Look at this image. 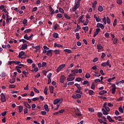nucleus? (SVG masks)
<instances>
[{
    "mask_svg": "<svg viewBox=\"0 0 124 124\" xmlns=\"http://www.w3.org/2000/svg\"><path fill=\"white\" fill-rule=\"evenodd\" d=\"M32 36H33V34H31V35L28 36V34L26 33L24 36V38L26 40H30V39H31Z\"/></svg>",
    "mask_w": 124,
    "mask_h": 124,
    "instance_id": "nucleus-1",
    "label": "nucleus"
},
{
    "mask_svg": "<svg viewBox=\"0 0 124 124\" xmlns=\"http://www.w3.org/2000/svg\"><path fill=\"white\" fill-rule=\"evenodd\" d=\"M64 67H65V64H62L60 66H59V67L57 68L56 69L57 72H59V71H61L62 68H64Z\"/></svg>",
    "mask_w": 124,
    "mask_h": 124,
    "instance_id": "nucleus-2",
    "label": "nucleus"
},
{
    "mask_svg": "<svg viewBox=\"0 0 124 124\" xmlns=\"http://www.w3.org/2000/svg\"><path fill=\"white\" fill-rule=\"evenodd\" d=\"M0 97H1V100L2 102H5V101H6L5 95L3 94V93H1Z\"/></svg>",
    "mask_w": 124,
    "mask_h": 124,
    "instance_id": "nucleus-3",
    "label": "nucleus"
},
{
    "mask_svg": "<svg viewBox=\"0 0 124 124\" xmlns=\"http://www.w3.org/2000/svg\"><path fill=\"white\" fill-rule=\"evenodd\" d=\"M49 9L51 12L50 15H54V14H55V10H54V9H53L51 6H49Z\"/></svg>",
    "mask_w": 124,
    "mask_h": 124,
    "instance_id": "nucleus-4",
    "label": "nucleus"
},
{
    "mask_svg": "<svg viewBox=\"0 0 124 124\" xmlns=\"http://www.w3.org/2000/svg\"><path fill=\"white\" fill-rule=\"evenodd\" d=\"M65 78H66L65 76H62L61 77L60 82V83H61V84L63 83L64 80H65Z\"/></svg>",
    "mask_w": 124,
    "mask_h": 124,
    "instance_id": "nucleus-5",
    "label": "nucleus"
},
{
    "mask_svg": "<svg viewBox=\"0 0 124 124\" xmlns=\"http://www.w3.org/2000/svg\"><path fill=\"white\" fill-rule=\"evenodd\" d=\"M52 49H50V50H48L47 51L46 55H47L48 57H51V56L53 55V53H52Z\"/></svg>",
    "mask_w": 124,
    "mask_h": 124,
    "instance_id": "nucleus-6",
    "label": "nucleus"
},
{
    "mask_svg": "<svg viewBox=\"0 0 124 124\" xmlns=\"http://www.w3.org/2000/svg\"><path fill=\"white\" fill-rule=\"evenodd\" d=\"M24 106L28 109H31V107L28 103V102H24Z\"/></svg>",
    "mask_w": 124,
    "mask_h": 124,
    "instance_id": "nucleus-7",
    "label": "nucleus"
},
{
    "mask_svg": "<svg viewBox=\"0 0 124 124\" xmlns=\"http://www.w3.org/2000/svg\"><path fill=\"white\" fill-rule=\"evenodd\" d=\"M28 48V45L27 44H24V45H22L21 49L22 50H26Z\"/></svg>",
    "mask_w": 124,
    "mask_h": 124,
    "instance_id": "nucleus-8",
    "label": "nucleus"
},
{
    "mask_svg": "<svg viewBox=\"0 0 124 124\" xmlns=\"http://www.w3.org/2000/svg\"><path fill=\"white\" fill-rule=\"evenodd\" d=\"M107 118L108 119V122H109V123H114V122H115V121L113 120V119H112L111 118V116L108 115L107 116Z\"/></svg>",
    "mask_w": 124,
    "mask_h": 124,
    "instance_id": "nucleus-9",
    "label": "nucleus"
},
{
    "mask_svg": "<svg viewBox=\"0 0 124 124\" xmlns=\"http://www.w3.org/2000/svg\"><path fill=\"white\" fill-rule=\"evenodd\" d=\"M60 102H61V99H55L53 101V104H54V105H56V104H58V103H59Z\"/></svg>",
    "mask_w": 124,
    "mask_h": 124,
    "instance_id": "nucleus-10",
    "label": "nucleus"
},
{
    "mask_svg": "<svg viewBox=\"0 0 124 124\" xmlns=\"http://www.w3.org/2000/svg\"><path fill=\"white\" fill-rule=\"evenodd\" d=\"M54 47H57L58 48H62V45L58 44H57V43H54Z\"/></svg>",
    "mask_w": 124,
    "mask_h": 124,
    "instance_id": "nucleus-11",
    "label": "nucleus"
},
{
    "mask_svg": "<svg viewBox=\"0 0 124 124\" xmlns=\"http://www.w3.org/2000/svg\"><path fill=\"white\" fill-rule=\"evenodd\" d=\"M107 91L105 90H102L101 92H99V94L100 95H103V94H105V93H107Z\"/></svg>",
    "mask_w": 124,
    "mask_h": 124,
    "instance_id": "nucleus-12",
    "label": "nucleus"
},
{
    "mask_svg": "<svg viewBox=\"0 0 124 124\" xmlns=\"http://www.w3.org/2000/svg\"><path fill=\"white\" fill-rule=\"evenodd\" d=\"M97 49H98V50H102V49H103V46L99 44L97 45Z\"/></svg>",
    "mask_w": 124,
    "mask_h": 124,
    "instance_id": "nucleus-13",
    "label": "nucleus"
},
{
    "mask_svg": "<svg viewBox=\"0 0 124 124\" xmlns=\"http://www.w3.org/2000/svg\"><path fill=\"white\" fill-rule=\"evenodd\" d=\"M54 53H55V55H58L61 54V50L59 49H55L54 51Z\"/></svg>",
    "mask_w": 124,
    "mask_h": 124,
    "instance_id": "nucleus-14",
    "label": "nucleus"
},
{
    "mask_svg": "<svg viewBox=\"0 0 124 124\" xmlns=\"http://www.w3.org/2000/svg\"><path fill=\"white\" fill-rule=\"evenodd\" d=\"M44 107V108L46 111V112L48 113V112H49V107H48V105L47 104L45 105Z\"/></svg>",
    "mask_w": 124,
    "mask_h": 124,
    "instance_id": "nucleus-15",
    "label": "nucleus"
},
{
    "mask_svg": "<svg viewBox=\"0 0 124 124\" xmlns=\"http://www.w3.org/2000/svg\"><path fill=\"white\" fill-rule=\"evenodd\" d=\"M16 80V78H13L12 79H10V83L11 84H13L15 83V80Z\"/></svg>",
    "mask_w": 124,
    "mask_h": 124,
    "instance_id": "nucleus-16",
    "label": "nucleus"
},
{
    "mask_svg": "<svg viewBox=\"0 0 124 124\" xmlns=\"http://www.w3.org/2000/svg\"><path fill=\"white\" fill-rule=\"evenodd\" d=\"M96 4H97V1H95L92 4V8H95L96 7Z\"/></svg>",
    "mask_w": 124,
    "mask_h": 124,
    "instance_id": "nucleus-17",
    "label": "nucleus"
},
{
    "mask_svg": "<svg viewBox=\"0 0 124 124\" xmlns=\"http://www.w3.org/2000/svg\"><path fill=\"white\" fill-rule=\"evenodd\" d=\"M98 10L99 12H102L103 11V7L102 6H99L98 7Z\"/></svg>",
    "mask_w": 124,
    "mask_h": 124,
    "instance_id": "nucleus-18",
    "label": "nucleus"
},
{
    "mask_svg": "<svg viewBox=\"0 0 124 124\" xmlns=\"http://www.w3.org/2000/svg\"><path fill=\"white\" fill-rule=\"evenodd\" d=\"M74 79H75V77H70L67 78V81H68V82H70L71 81H73Z\"/></svg>",
    "mask_w": 124,
    "mask_h": 124,
    "instance_id": "nucleus-19",
    "label": "nucleus"
},
{
    "mask_svg": "<svg viewBox=\"0 0 124 124\" xmlns=\"http://www.w3.org/2000/svg\"><path fill=\"white\" fill-rule=\"evenodd\" d=\"M49 88L50 93H54V87L53 86H49Z\"/></svg>",
    "mask_w": 124,
    "mask_h": 124,
    "instance_id": "nucleus-20",
    "label": "nucleus"
},
{
    "mask_svg": "<svg viewBox=\"0 0 124 124\" xmlns=\"http://www.w3.org/2000/svg\"><path fill=\"white\" fill-rule=\"evenodd\" d=\"M79 30H81V27H80V25L77 24V28L75 30V32H77V31H79Z\"/></svg>",
    "mask_w": 124,
    "mask_h": 124,
    "instance_id": "nucleus-21",
    "label": "nucleus"
},
{
    "mask_svg": "<svg viewBox=\"0 0 124 124\" xmlns=\"http://www.w3.org/2000/svg\"><path fill=\"white\" fill-rule=\"evenodd\" d=\"M53 37H54V38H59V34H58V33H54Z\"/></svg>",
    "mask_w": 124,
    "mask_h": 124,
    "instance_id": "nucleus-22",
    "label": "nucleus"
},
{
    "mask_svg": "<svg viewBox=\"0 0 124 124\" xmlns=\"http://www.w3.org/2000/svg\"><path fill=\"white\" fill-rule=\"evenodd\" d=\"M102 111L103 113V115H108V114H109L104 108H102Z\"/></svg>",
    "mask_w": 124,
    "mask_h": 124,
    "instance_id": "nucleus-23",
    "label": "nucleus"
},
{
    "mask_svg": "<svg viewBox=\"0 0 124 124\" xmlns=\"http://www.w3.org/2000/svg\"><path fill=\"white\" fill-rule=\"evenodd\" d=\"M88 93H89V95H93V93H94V92H93V91L92 90H90L89 91Z\"/></svg>",
    "mask_w": 124,
    "mask_h": 124,
    "instance_id": "nucleus-24",
    "label": "nucleus"
},
{
    "mask_svg": "<svg viewBox=\"0 0 124 124\" xmlns=\"http://www.w3.org/2000/svg\"><path fill=\"white\" fill-rule=\"evenodd\" d=\"M31 29H26V30H25V31H24V32L25 33H29V32H31Z\"/></svg>",
    "mask_w": 124,
    "mask_h": 124,
    "instance_id": "nucleus-25",
    "label": "nucleus"
},
{
    "mask_svg": "<svg viewBox=\"0 0 124 124\" xmlns=\"http://www.w3.org/2000/svg\"><path fill=\"white\" fill-rule=\"evenodd\" d=\"M64 16L66 19H67L68 20H69V19H71V17L69 16H68L66 14L64 13Z\"/></svg>",
    "mask_w": 124,
    "mask_h": 124,
    "instance_id": "nucleus-26",
    "label": "nucleus"
},
{
    "mask_svg": "<svg viewBox=\"0 0 124 124\" xmlns=\"http://www.w3.org/2000/svg\"><path fill=\"white\" fill-rule=\"evenodd\" d=\"M88 24H89V19H86L85 23H83V26H88Z\"/></svg>",
    "mask_w": 124,
    "mask_h": 124,
    "instance_id": "nucleus-27",
    "label": "nucleus"
},
{
    "mask_svg": "<svg viewBox=\"0 0 124 124\" xmlns=\"http://www.w3.org/2000/svg\"><path fill=\"white\" fill-rule=\"evenodd\" d=\"M18 110L19 111V113H22V112H23V107L22 106H20L18 107Z\"/></svg>",
    "mask_w": 124,
    "mask_h": 124,
    "instance_id": "nucleus-28",
    "label": "nucleus"
},
{
    "mask_svg": "<svg viewBox=\"0 0 124 124\" xmlns=\"http://www.w3.org/2000/svg\"><path fill=\"white\" fill-rule=\"evenodd\" d=\"M82 30H84V31H89V27L88 26L83 27Z\"/></svg>",
    "mask_w": 124,
    "mask_h": 124,
    "instance_id": "nucleus-29",
    "label": "nucleus"
},
{
    "mask_svg": "<svg viewBox=\"0 0 124 124\" xmlns=\"http://www.w3.org/2000/svg\"><path fill=\"white\" fill-rule=\"evenodd\" d=\"M22 73H23V74H24V76H25V77H28V75L29 74V72H26V71H23V72H22Z\"/></svg>",
    "mask_w": 124,
    "mask_h": 124,
    "instance_id": "nucleus-30",
    "label": "nucleus"
},
{
    "mask_svg": "<svg viewBox=\"0 0 124 124\" xmlns=\"http://www.w3.org/2000/svg\"><path fill=\"white\" fill-rule=\"evenodd\" d=\"M47 92H48V89H47V87H46L45 88L44 90V93L45 94H46V95H47Z\"/></svg>",
    "mask_w": 124,
    "mask_h": 124,
    "instance_id": "nucleus-31",
    "label": "nucleus"
},
{
    "mask_svg": "<svg viewBox=\"0 0 124 124\" xmlns=\"http://www.w3.org/2000/svg\"><path fill=\"white\" fill-rule=\"evenodd\" d=\"M101 82V80L99 78L95 79L94 80V83H95L96 84L97 83H100Z\"/></svg>",
    "mask_w": 124,
    "mask_h": 124,
    "instance_id": "nucleus-32",
    "label": "nucleus"
},
{
    "mask_svg": "<svg viewBox=\"0 0 124 124\" xmlns=\"http://www.w3.org/2000/svg\"><path fill=\"white\" fill-rule=\"evenodd\" d=\"M14 88H16V85H14L13 84H10L9 86V89H14Z\"/></svg>",
    "mask_w": 124,
    "mask_h": 124,
    "instance_id": "nucleus-33",
    "label": "nucleus"
},
{
    "mask_svg": "<svg viewBox=\"0 0 124 124\" xmlns=\"http://www.w3.org/2000/svg\"><path fill=\"white\" fill-rule=\"evenodd\" d=\"M75 6L78 8V7H80V2L77 1V3H76Z\"/></svg>",
    "mask_w": 124,
    "mask_h": 124,
    "instance_id": "nucleus-34",
    "label": "nucleus"
},
{
    "mask_svg": "<svg viewBox=\"0 0 124 124\" xmlns=\"http://www.w3.org/2000/svg\"><path fill=\"white\" fill-rule=\"evenodd\" d=\"M76 93H80V94H83V92L79 90V89H77V90L76 91Z\"/></svg>",
    "mask_w": 124,
    "mask_h": 124,
    "instance_id": "nucleus-35",
    "label": "nucleus"
},
{
    "mask_svg": "<svg viewBox=\"0 0 124 124\" xmlns=\"http://www.w3.org/2000/svg\"><path fill=\"white\" fill-rule=\"evenodd\" d=\"M64 52H65V53H68V54H71V50L69 49H64Z\"/></svg>",
    "mask_w": 124,
    "mask_h": 124,
    "instance_id": "nucleus-36",
    "label": "nucleus"
},
{
    "mask_svg": "<svg viewBox=\"0 0 124 124\" xmlns=\"http://www.w3.org/2000/svg\"><path fill=\"white\" fill-rule=\"evenodd\" d=\"M0 77H1V78H4V77H5L6 76V74L4 72H2L1 73V74L0 75Z\"/></svg>",
    "mask_w": 124,
    "mask_h": 124,
    "instance_id": "nucleus-37",
    "label": "nucleus"
},
{
    "mask_svg": "<svg viewBox=\"0 0 124 124\" xmlns=\"http://www.w3.org/2000/svg\"><path fill=\"white\" fill-rule=\"evenodd\" d=\"M27 62L28 63H32V60H31V59H28L27 60Z\"/></svg>",
    "mask_w": 124,
    "mask_h": 124,
    "instance_id": "nucleus-38",
    "label": "nucleus"
},
{
    "mask_svg": "<svg viewBox=\"0 0 124 124\" xmlns=\"http://www.w3.org/2000/svg\"><path fill=\"white\" fill-rule=\"evenodd\" d=\"M71 73H78V69H74L73 70H71Z\"/></svg>",
    "mask_w": 124,
    "mask_h": 124,
    "instance_id": "nucleus-39",
    "label": "nucleus"
},
{
    "mask_svg": "<svg viewBox=\"0 0 124 124\" xmlns=\"http://www.w3.org/2000/svg\"><path fill=\"white\" fill-rule=\"evenodd\" d=\"M119 111L120 112V113H124V109H123L122 107L119 108Z\"/></svg>",
    "mask_w": 124,
    "mask_h": 124,
    "instance_id": "nucleus-40",
    "label": "nucleus"
},
{
    "mask_svg": "<svg viewBox=\"0 0 124 124\" xmlns=\"http://www.w3.org/2000/svg\"><path fill=\"white\" fill-rule=\"evenodd\" d=\"M59 10L60 13H64V11L63 10V9L62 8H59Z\"/></svg>",
    "mask_w": 124,
    "mask_h": 124,
    "instance_id": "nucleus-41",
    "label": "nucleus"
},
{
    "mask_svg": "<svg viewBox=\"0 0 124 124\" xmlns=\"http://www.w3.org/2000/svg\"><path fill=\"white\" fill-rule=\"evenodd\" d=\"M103 115V114L101 112H98V113H97V116H98V118H101V117H102Z\"/></svg>",
    "mask_w": 124,
    "mask_h": 124,
    "instance_id": "nucleus-42",
    "label": "nucleus"
},
{
    "mask_svg": "<svg viewBox=\"0 0 124 124\" xmlns=\"http://www.w3.org/2000/svg\"><path fill=\"white\" fill-rule=\"evenodd\" d=\"M32 101H37V100H39V97H35L32 99Z\"/></svg>",
    "mask_w": 124,
    "mask_h": 124,
    "instance_id": "nucleus-43",
    "label": "nucleus"
},
{
    "mask_svg": "<svg viewBox=\"0 0 124 124\" xmlns=\"http://www.w3.org/2000/svg\"><path fill=\"white\" fill-rule=\"evenodd\" d=\"M76 81H77V82H81V81H82V78H77L76 79Z\"/></svg>",
    "mask_w": 124,
    "mask_h": 124,
    "instance_id": "nucleus-44",
    "label": "nucleus"
},
{
    "mask_svg": "<svg viewBox=\"0 0 124 124\" xmlns=\"http://www.w3.org/2000/svg\"><path fill=\"white\" fill-rule=\"evenodd\" d=\"M33 90L35 93H39V90H38L37 89H36L35 87H33Z\"/></svg>",
    "mask_w": 124,
    "mask_h": 124,
    "instance_id": "nucleus-45",
    "label": "nucleus"
},
{
    "mask_svg": "<svg viewBox=\"0 0 124 124\" xmlns=\"http://www.w3.org/2000/svg\"><path fill=\"white\" fill-rule=\"evenodd\" d=\"M105 37H106V38H108L109 36H110V34H109V33L108 32H106L105 34Z\"/></svg>",
    "mask_w": 124,
    "mask_h": 124,
    "instance_id": "nucleus-46",
    "label": "nucleus"
},
{
    "mask_svg": "<svg viewBox=\"0 0 124 124\" xmlns=\"http://www.w3.org/2000/svg\"><path fill=\"white\" fill-rule=\"evenodd\" d=\"M77 9H78V8L77 7H76L75 6H74L72 9V12H74L76 11V10Z\"/></svg>",
    "mask_w": 124,
    "mask_h": 124,
    "instance_id": "nucleus-47",
    "label": "nucleus"
},
{
    "mask_svg": "<svg viewBox=\"0 0 124 124\" xmlns=\"http://www.w3.org/2000/svg\"><path fill=\"white\" fill-rule=\"evenodd\" d=\"M80 34H79V33H76V38H77V39H80Z\"/></svg>",
    "mask_w": 124,
    "mask_h": 124,
    "instance_id": "nucleus-48",
    "label": "nucleus"
},
{
    "mask_svg": "<svg viewBox=\"0 0 124 124\" xmlns=\"http://www.w3.org/2000/svg\"><path fill=\"white\" fill-rule=\"evenodd\" d=\"M91 77V75H90V74L87 73L85 75V78L87 79H89Z\"/></svg>",
    "mask_w": 124,
    "mask_h": 124,
    "instance_id": "nucleus-49",
    "label": "nucleus"
},
{
    "mask_svg": "<svg viewBox=\"0 0 124 124\" xmlns=\"http://www.w3.org/2000/svg\"><path fill=\"white\" fill-rule=\"evenodd\" d=\"M107 23L108 24H110V23H111V20H110V18L108 17H107Z\"/></svg>",
    "mask_w": 124,
    "mask_h": 124,
    "instance_id": "nucleus-50",
    "label": "nucleus"
},
{
    "mask_svg": "<svg viewBox=\"0 0 124 124\" xmlns=\"http://www.w3.org/2000/svg\"><path fill=\"white\" fill-rule=\"evenodd\" d=\"M116 25H117V19H115L114 20V22L113 23V27H115V26H116Z\"/></svg>",
    "mask_w": 124,
    "mask_h": 124,
    "instance_id": "nucleus-51",
    "label": "nucleus"
},
{
    "mask_svg": "<svg viewBox=\"0 0 124 124\" xmlns=\"http://www.w3.org/2000/svg\"><path fill=\"white\" fill-rule=\"evenodd\" d=\"M94 76H95V77H100V74H98L96 72H95L94 75H93Z\"/></svg>",
    "mask_w": 124,
    "mask_h": 124,
    "instance_id": "nucleus-52",
    "label": "nucleus"
},
{
    "mask_svg": "<svg viewBox=\"0 0 124 124\" xmlns=\"http://www.w3.org/2000/svg\"><path fill=\"white\" fill-rule=\"evenodd\" d=\"M76 96H77V99L81 98V97H82V95L80 94H77Z\"/></svg>",
    "mask_w": 124,
    "mask_h": 124,
    "instance_id": "nucleus-53",
    "label": "nucleus"
},
{
    "mask_svg": "<svg viewBox=\"0 0 124 124\" xmlns=\"http://www.w3.org/2000/svg\"><path fill=\"white\" fill-rule=\"evenodd\" d=\"M31 107L32 110H34V108L36 107V105H35V104H33L31 105Z\"/></svg>",
    "mask_w": 124,
    "mask_h": 124,
    "instance_id": "nucleus-54",
    "label": "nucleus"
},
{
    "mask_svg": "<svg viewBox=\"0 0 124 124\" xmlns=\"http://www.w3.org/2000/svg\"><path fill=\"white\" fill-rule=\"evenodd\" d=\"M51 76H52V73H50L49 74H48V75H47V78H48V79H51Z\"/></svg>",
    "mask_w": 124,
    "mask_h": 124,
    "instance_id": "nucleus-55",
    "label": "nucleus"
},
{
    "mask_svg": "<svg viewBox=\"0 0 124 124\" xmlns=\"http://www.w3.org/2000/svg\"><path fill=\"white\" fill-rule=\"evenodd\" d=\"M105 110L107 111V112H110V108L108 107H106V108H104Z\"/></svg>",
    "mask_w": 124,
    "mask_h": 124,
    "instance_id": "nucleus-56",
    "label": "nucleus"
},
{
    "mask_svg": "<svg viewBox=\"0 0 124 124\" xmlns=\"http://www.w3.org/2000/svg\"><path fill=\"white\" fill-rule=\"evenodd\" d=\"M74 81H72V82H68L67 85L68 86H72V85H74Z\"/></svg>",
    "mask_w": 124,
    "mask_h": 124,
    "instance_id": "nucleus-57",
    "label": "nucleus"
},
{
    "mask_svg": "<svg viewBox=\"0 0 124 124\" xmlns=\"http://www.w3.org/2000/svg\"><path fill=\"white\" fill-rule=\"evenodd\" d=\"M74 85H75L76 87H77V88H78V89L81 87V86H80V84H78V83L75 84Z\"/></svg>",
    "mask_w": 124,
    "mask_h": 124,
    "instance_id": "nucleus-58",
    "label": "nucleus"
},
{
    "mask_svg": "<svg viewBox=\"0 0 124 124\" xmlns=\"http://www.w3.org/2000/svg\"><path fill=\"white\" fill-rule=\"evenodd\" d=\"M113 43L114 44H117V43H118V39L117 38H114V40H113Z\"/></svg>",
    "mask_w": 124,
    "mask_h": 124,
    "instance_id": "nucleus-59",
    "label": "nucleus"
},
{
    "mask_svg": "<svg viewBox=\"0 0 124 124\" xmlns=\"http://www.w3.org/2000/svg\"><path fill=\"white\" fill-rule=\"evenodd\" d=\"M19 56H24V55H25V52H24V51H21L19 53Z\"/></svg>",
    "mask_w": 124,
    "mask_h": 124,
    "instance_id": "nucleus-60",
    "label": "nucleus"
},
{
    "mask_svg": "<svg viewBox=\"0 0 124 124\" xmlns=\"http://www.w3.org/2000/svg\"><path fill=\"white\" fill-rule=\"evenodd\" d=\"M59 27V24H56L55 25H54V26L53 27V28L55 29V30H57V29H58V27Z\"/></svg>",
    "mask_w": 124,
    "mask_h": 124,
    "instance_id": "nucleus-61",
    "label": "nucleus"
},
{
    "mask_svg": "<svg viewBox=\"0 0 124 124\" xmlns=\"http://www.w3.org/2000/svg\"><path fill=\"white\" fill-rule=\"evenodd\" d=\"M56 17H58V18H62V16L61 15V14H58L56 15Z\"/></svg>",
    "mask_w": 124,
    "mask_h": 124,
    "instance_id": "nucleus-62",
    "label": "nucleus"
},
{
    "mask_svg": "<svg viewBox=\"0 0 124 124\" xmlns=\"http://www.w3.org/2000/svg\"><path fill=\"white\" fill-rule=\"evenodd\" d=\"M103 22L104 23L105 25H106V17H104L102 19Z\"/></svg>",
    "mask_w": 124,
    "mask_h": 124,
    "instance_id": "nucleus-63",
    "label": "nucleus"
},
{
    "mask_svg": "<svg viewBox=\"0 0 124 124\" xmlns=\"http://www.w3.org/2000/svg\"><path fill=\"white\" fill-rule=\"evenodd\" d=\"M40 48H40V46H36L35 47V49L36 50H38V51L39 50V49H40Z\"/></svg>",
    "mask_w": 124,
    "mask_h": 124,
    "instance_id": "nucleus-64",
    "label": "nucleus"
}]
</instances>
